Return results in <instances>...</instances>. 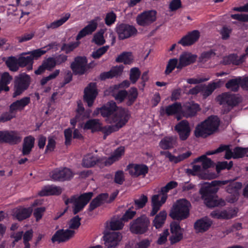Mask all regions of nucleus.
Returning a JSON list of instances; mask_svg holds the SVG:
<instances>
[{
  "instance_id": "f257e3e1",
  "label": "nucleus",
  "mask_w": 248,
  "mask_h": 248,
  "mask_svg": "<svg viewBox=\"0 0 248 248\" xmlns=\"http://www.w3.org/2000/svg\"><path fill=\"white\" fill-rule=\"evenodd\" d=\"M99 113L107 118L108 123L114 124L119 128L123 127L130 118V113L127 109L117 107L115 102L112 101L108 102L102 108H97L94 112L96 114Z\"/></svg>"
},
{
  "instance_id": "f03ea898",
  "label": "nucleus",
  "mask_w": 248,
  "mask_h": 248,
  "mask_svg": "<svg viewBox=\"0 0 248 248\" xmlns=\"http://www.w3.org/2000/svg\"><path fill=\"white\" fill-rule=\"evenodd\" d=\"M177 183L174 181L168 183L166 186L161 188L158 194L154 195L152 198V210L150 213L151 216H154L160 209L161 205L164 203L167 198V193L169 190L175 187Z\"/></svg>"
},
{
  "instance_id": "7ed1b4c3",
  "label": "nucleus",
  "mask_w": 248,
  "mask_h": 248,
  "mask_svg": "<svg viewBox=\"0 0 248 248\" xmlns=\"http://www.w3.org/2000/svg\"><path fill=\"white\" fill-rule=\"evenodd\" d=\"M219 124V120L217 116L209 117L201 124L197 125L195 130V135L197 137H206L215 132Z\"/></svg>"
},
{
  "instance_id": "20e7f679",
  "label": "nucleus",
  "mask_w": 248,
  "mask_h": 248,
  "mask_svg": "<svg viewBox=\"0 0 248 248\" xmlns=\"http://www.w3.org/2000/svg\"><path fill=\"white\" fill-rule=\"evenodd\" d=\"M190 203L185 199L177 200L173 205L170 216L174 219L181 220L187 218L189 214Z\"/></svg>"
},
{
  "instance_id": "39448f33",
  "label": "nucleus",
  "mask_w": 248,
  "mask_h": 248,
  "mask_svg": "<svg viewBox=\"0 0 248 248\" xmlns=\"http://www.w3.org/2000/svg\"><path fill=\"white\" fill-rule=\"evenodd\" d=\"M218 188H213L212 186L205 187L202 190V199L204 203L209 207H214L216 206H223L225 205V202L224 200L219 198L215 194L211 193H216Z\"/></svg>"
},
{
  "instance_id": "423d86ee",
  "label": "nucleus",
  "mask_w": 248,
  "mask_h": 248,
  "mask_svg": "<svg viewBox=\"0 0 248 248\" xmlns=\"http://www.w3.org/2000/svg\"><path fill=\"white\" fill-rule=\"evenodd\" d=\"M93 196V192H87L81 195L78 197L73 196L65 201L67 205L69 203L73 204V212L74 215L81 211L85 206L89 202Z\"/></svg>"
},
{
  "instance_id": "0eeeda50",
  "label": "nucleus",
  "mask_w": 248,
  "mask_h": 248,
  "mask_svg": "<svg viewBox=\"0 0 248 248\" xmlns=\"http://www.w3.org/2000/svg\"><path fill=\"white\" fill-rule=\"evenodd\" d=\"M149 224V218L145 216H141L130 223V230L134 233L142 234L147 231Z\"/></svg>"
},
{
  "instance_id": "6e6552de",
  "label": "nucleus",
  "mask_w": 248,
  "mask_h": 248,
  "mask_svg": "<svg viewBox=\"0 0 248 248\" xmlns=\"http://www.w3.org/2000/svg\"><path fill=\"white\" fill-rule=\"evenodd\" d=\"M30 84V77L24 73L21 74L15 78L13 97L20 95L27 89Z\"/></svg>"
},
{
  "instance_id": "1a4fd4ad",
  "label": "nucleus",
  "mask_w": 248,
  "mask_h": 248,
  "mask_svg": "<svg viewBox=\"0 0 248 248\" xmlns=\"http://www.w3.org/2000/svg\"><path fill=\"white\" fill-rule=\"evenodd\" d=\"M50 175L54 181L63 182L72 179L74 173L67 168H57L50 172Z\"/></svg>"
},
{
  "instance_id": "9d476101",
  "label": "nucleus",
  "mask_w": 248,
  "mask_h": 248,
  "mask_svg": "<svg viewBox=\"0 0 248 248\" xmlns=\"http://www.w3.org/2000/svg\"><path fill=\"white\" fill-rule=\"evenodd\" d=\"M156 12L155 10H149L138 15L136 21L138 25L141 26H147L156 20Z\"/></svg>"
},
{
  "instance_id": "9b49d317",
  "label": "nucleus",
  "mask_w": 248,
  "mask_h": 248,
  "mask_svg": "<svg viewBox=\"0 0 248 248\" xmlns=\"http://www.w3.org/2000/svg\"><path fill=\"white\" fill-rule=\"evenodd\" d=\"M70 67L76 75H83L88 70L87 60L85 57H77L71 64Z\"/></svg>"
},
{
  "instance_id": "f8f14e48",
  "label": "nucleus",
  "mask_w": 248,
  "mask_h": 248,
  "mask_svg": "<svg viewBox=\"0 0 248 248\" xmlns=\"http://www.w3.org/2000/svg\"><path fill=\"white\" fill-rule=\"evenodd\" d=\"M21 137L19 133L16 131H0V142H6L15 144L20 142Z\"/></svg>"
},
{
  "instance_id": "ddd939ff",
  "label": "nucleus",
  "mask_w": 248,
  "mask_h": 248,
  "mask_svg": "<svg viewBox=\"0 0 248 248\" xmlns=\"http://www.w3.org/2000/svg\"><path fill=\"white\" fill-rule=\"evenodd\" d=\"M118 37L120 40H124L137 34V30L133 26L121 24L116 28Z\"/></svg>"
},
{
  "instance_id": "4468645a",
  "label": "nucleus",
  "mask_w": 248,
  "mask_h": 248,
  "mask_svg": "<svg viewBox=\"0 0 248 248\" xmlns=\"http://www.w3.org/2000/svg\"><path fill=\"white\" fill-rule=\"evenodd\" d=\"M122 238V234L119 232H113L105 234L104 236L105 248H115L121 241Z\"/></svg>"
},
{
  "instance_id": "2eb2a0df",
  "label": "nucleus",
  "mask_w": 248,
  "mask_h": 248,
  "mask_svg": "<svg viewBox=\"0 0 248 248\" xmlns=\"http://www.w3.org/2000/svg\"><path fill=\"white\" fill-rule=\"evenodd\" d=\"M97 95L95 83H90L84 89V99L89 107L93 105V101Z\"/></svg>"
},
{
  "instance_id": "dca6fc26",
  "label": "nucleus",
  "mask_w": 248,
  "mask_h": 248,
  "mask_svg": "<svg viewBox=\"0 0 248 248\" xmlns=\"http://www.w3.org/2000/svg\"><path fill=\"white\" fill-rule=\"evenodd\" d=\"M177 132L179 138L182 140H186L190 135L191 129L188 122L186 120H183L177 124L174 127Z\"/></svg>"
},
{
  "instance_id": "f3484780",
  "label": "nucleus",
  "mask_w": 248,
  "mask_h": 248,
  "mask_svg": "<svg viewBox=\"0 0 248 248\" xmlns=\"http://www.w3.org/2000/svg\"><path fill=\"white\" fill-rule=\"evenodd\" d=\"M127 170L130 175L137 177L140 175L144 176L148 173V167L143 164H132L127 167Z\"/></svg>"
},
{
  "instance_id": "a211bd4d",
  "label": "nucleus",
  "mask_w": 248,
  "mask_h": 248,
  "mask_svg": "<svg viewBox=\"0 0 248 248\" xmlns=\"http://www.w3.org/2000/svg\"><path fill=\"white\" fill-rule=\"evenodd\" d=\"M170 240L171 244L176 243L183 239V230L179 223L173 222L170 224Z\"/></svg>"
},
{
  "instance_id": "6ab92c4d",
  "label": "nucleus",
  "mask_w": 248,
  "mask_h": 248,
  "mask_svg": "<svg viewBox=\"0 0 248 248\" xmlns=\"http://www.w3.org/2000/svg\"><path fill=\"white\" fill-rule=\"evenodd\" d=\"M74 234L75 231L71 230H60L56 232L52 236L51 240L53 243L65 242L72 237Z\"/></svg>"
},
{
  "instance_id": "aec40b11",
  "label": "nucleus",
  "mask_w": 248,
  "mask_h": 248,
  "mask_svg": "<svg viewBox=\"0 0 248 248\" xmlns=\"http://www.w3.org/2000/svg\"><path fill=\"white\" fill-rule=\"evenodd\" d=\"M104 157L99 158L97 155L92 154H89L85 155L82 162L83 167L89 168L93 167L97 164H104Z\"/></svg>"
},
{
  "instance_id": "412c9836",
  "label": "nucleus",
  "mask_w": 248,
  "mask_h": 248,
  "mask_svg": "<svg viewBox=\"0 0 248 248\" xmlns=\"http://www.w3.org/2000/svg\"><path fill=\"white\" fill-rule=\"evenodd\" d=\"M200 36V32L198 30H194L183 37L178 43L183 46H190L199 39Z\"/></svg>"
},
{
  "instance_id": "4be33fe9",
  "label": "nucleus",
  "mask_w": 248,
  "mask_h": 248,
  "mask_svg": "<svg viewBox=\"0 0 248 248\" xmlns=\"http://www.w3.org/2000/svg\"><path fill=\"white\" fill-rule=\"evenodd\" d=\"M197 56L188 52L182 54L179 57V62L177 66V69L183 67L193 63L196 60Z\"/></svg>"
},
{
  "instance_id": "5701e85b",
  "label": "nucleus",
  "mask_w": 248,
  "mask_h": 248,
  "mask_svg": "<svg viewBox=\"0 0 248 248\" xmlns=\"http://www.w3.org/2000/svg\"><path fill=\"white\" fill-rule=\"evenodd\" d=\"M32 212V208L31 207L25 208L20 206L14 209L13 210L14 216L19 221L29 217Z\"/></svg>"
},
{
  "instance_id": "b1692460",
  "label": "nucleus",
  "mask_w": 248,
  "mask_h": 248,
  "mask_svg": "<svg viewBox=\"0 0 248 248\" xmlns=\"http://www.w3.org/2000/svg\"><path fill=\"white\" fill-rule=\"evenodd\" d=\"M221 100L220 103L228 105V108L226 112L230 110L231 108L238 104L239 102V98L234 95L227 93L223 94L221 96Z\"/></svg>"
},
{
  "instance_id": "393cba45",
  "label": "nucleus",
  "mask_w": 248,
  "mask_h": 248,
  "mask_svg": "<svg viewBox=\"0 0 248 248\" xmlns=\"http://www.w3.org/2000/svg\"><path fill=\"white\" fill-rule=\"evenodd\" d=\"M56 66L54 57H49L43 60L42 64L35 71L36 75H40L46 70L51 71Z\"/></svg>"
},
{
  "instance_id": "a878e982",
  "label": "nucleus",
  "mask_w": 248,
  "mask_h": 248,
  "mask_svg": "<svg viewBox=\"0 0 248 248\" xmlns=\"http://www.w3.org/2000/svg\"><path fill=\"white\" fill-rule=\"evenodd\" d=\"M124 146H120L117 148L110 157L107 159L104 158V165L109 166L115 161L119 160L124 155Z\"/></svg>"
},
{
  "instance_id": "bb28decb",
  "label": "nucleus",
  "mask_w": 248,
  "mask_h": 248,
  "mask_svg": "<svg viewBox=\"0 0 248 248\" xmlns=\"http://www.w3.org/2000/svg\"><path fill=\"white\" fill-rule=\"evenodd\" d=\"M62 192V189L60 186L48 185L44 186L40 190L38 194L41 196L49 195H59Z\"/></svg>"
},
{
  "instance_id": "cd10ccee",
  "label": "nucleus",
  "mask_w": 248,
  "mask_h": 248,
  "mask_svg": "<svg viewBox=\"0 0 248 248\" xmlns=\"http://www.w3.org/2000/svg\"><path fill=\"white\" fill-rule=\"evenodd\" d=\"M199 110V106L197 104L188 102L184 105L182 111L184 116L189 117L196 115Z\"/></svg>"
},
{
  "instance_id": "c85d7f7f",
  "label": "nucleus",
  "mask_w": 248,
  "mask_h": 248,
  "mask_svg": "<svg viewBox=\"0 0 248 248\" xmlns=\"http://www.w3.org/2000/svg\"><path fill=\"white\" fill-rule=\"evenodd\" d=\"M123 65L115 66L112 68L110 71L101 73L100 75V79L105 80L120 75L123 72Z\"/></svg>"
},
{
  "instance_id": "c756f323",
  "label": "nucleus",
  "mask_w": 248,
  "mask_h": 248,
  "mask_svg": "<svg viewBox=\"0 0 248 248\" xmlns=\"http://www.w3.org/2000/svg\"><path fill=\"white\" fill-rule=\"evenodd\" d=\"M97 27V22L94 20H92L87 26L79 32L76 37L77 40H79L86 35L91 34L96 29Z\"/></svg>"
},
{
  "instance_id": "7c9ffc66",
  "label": "nucleus",
  "mask_w": 248,
  "mask_h": 248,
  "mask_svg": "<svg viewBox=\"0 0 248 248\" xmlns=\"http://www.w3.org/2000/svg\"><path fill=\"white\" fill-rule=\"evenodd\" d=\"M212 222L209 219L206 218H202L194 223V228L197 232H204L209 228Z\"/></svg>"
},
{
  "instance_id": "2f4dec72",
  "label": "nucleus",
  "mask_w": 248,
  "mask_h": 248,
  "mask_svg": "<svg viewBox=\"0 0 248 248\" xmlns=\"http://www.w3.org/2000/svg\"><path fill=\"white\" fill-rule=\"evenodd\" d=\"M35 139L31 136L24 138L23 143L22 153L23 155H27L30 154L34 146Z\"/></svg>"
},
{
  "instance_id": "473e14b6",
  "label": "nucleus",
  "mask_w": 248,
  "mask_h": 248,
  "mask_svg": "<svg viewBox=\"0 0 248 248\" xmlns=\"http://www.w3.org/2000/svg\"><path fill=\"white\" fill-rule=\"evenodd\" d=\"M220 82H213L208 85H201V93L204 98L209 96L217 88L219 87Z\"/></svg>"
},
{
  "instance_id": "72a5a7b5",
  "label": "nucleus",
  "mask_w": 248,
  "mask_h": 248,
  "mask_svg": "<svg viewBox=\"0 0 248 248\" xmlns=\"http://www.w3.org/2000/svg\"><path fill=\"white\" fill-rule=\"evenodd\" d=\"M30 98L29 97H25L19 100H17L13 102L10 105L11 110L14 111L22 110L25 106L28 105L30 102Z\"/></svg>"
},
{
  "instance_id": "f704fd0d",
  "label": "nucleus",
  "mask_w": 248,
  "mask_h": 248,
  "mask_svg": "<svg viewBox=\"0 0 248 248\" xmlns=\"http://www.w3.org/2000/svg\"><path fill=\"white\" fill-rule=\"evenodd\" d=\"M55 46V44H51L48 45L47 46H46L43 48L37 49L31 51H30L28 52L23 53L22 55H27L29 54L31 56H32V60L34 59H37L42 55L45 54L48 50H50L53 46Z\"/></svg>"
},
{
  "instance_id": "c9c22d12",
  "label": "nucleus",
  "mask_w": 248,
  "mask_h": 248,
  "mask_svg": "<svg viewBox=\"0 0 248 248\" xmlns=\"http://www.w3.org/2000/svg\"><path fill=\"white\" fill-rule=\"evenodd\" d=\"M107 197V193H102L99 195L95 198L93 199L89 206V210L92 211L101 204L106 203V198Z\"/></svg>"
},
{
  "instance_id": "e433bc0d",
  "label": "nucleus",
  "mask_w": 248,
  "mask_h": 248,
  "mask_svg": "<svg viewBox=\"0 0 248 248\" xmlns=\"http://www.w3.org/2000/svg\"><path fill=\"white\" fill-rule=\"evenodd\" d=\"M176 137H166L161 140L159 144L162 149L167 150L173 148L176 144Z\"/></svg>"
},
{
  "instance_id": "4c0bfd02",
  "label": "nucleus",
  "mask_w": 248,
  "mask_h": 248,
  "mask_svg": "<svg viewBox=\"0 0 248 248\" xmlns=\"http://www.w3.org/2000/svg\"><path fill=\"white\" fill-rule=\"evenodd\" d=\"M102 124L98 119H94L88 120L84 126V129H90L92 132L101 130Z\"/></svg>"
},
{
  "instance_id": "58836bf2",
  "label": "nucleus",
  "mask_w": 248,
  "mask_h": 248,
  "mask_svg": "<svg viewBox=\"0 0 248 248\" xmlns=\"http://www.w3.org/2000/svg\"><path fill=\"white\" fill-rule=\"evenodd\" d=\"M12 79V77L8 72H4L1 75L0 80V92L3 90L5 91L9 90V88L7 85L11 82Z\"/></svg>"
},
{
  "instance_id": "ea45409f",
  "label": "nucleus",
  "mask_w": 248,
  "mask_h": 248,
  "mask_svg": "<svg viewBox=\"0 0 248 248\" xmlns=\"http://www.w3.org/2000/svg\"><path fill=\"white\" fill-rule=\"evenodd\" d=\"M133 61V56L131 52H123L118 56L116 62H123L125 64H129Z\"/></svg>"
},
{
  "instance_id": "a19ab883",
  "label": "nucleus",
  "mask_w": 248,
  "mask_h": 248,
  "mask_svg": "<svg viewBox=\"0 0 248 248\" xmlns=\"http://www.w3.org/2000/svg\"><path fill=\"white\" fill-rule=\"evenodd\" d=\"M182 110V108L181 104L175 103L167 106L165 109V112L167 115L170 116L177 114L181 112Z\"/></svg>"
},
{
  "instance_id": "79ce46f5",
  "label": "nucleus",
  "mask_w": 248,
  "mask_h": 248,
  "mask_svg": "<svg viewBox=\"0 0 248 248\" xmlns=\"http://www.w3.org/2000/svg\"><path fill=\"white\" fill-rule=\"evenodd\" d=\"M241 80L242 77H240L230 79L226 83V87L232 91L236 92L240 86Z\"/></svg>"
},
{
  "instance_id": "37998d69",
  "label": "nucleus",
  "mask_w": 248,
  "mask_h": 248,
  "mask_svg": "<svg viewBox=\"0 0 248 248\" xmlns=\"http://www.w3.org/2000/svg\"><path fill=\"white\" fill-rule=\"evenodd\" d=\"M70 17V14L69 13H66L60 19L54 21L50 24L47 25L46 28L47 29H56L64 24L69 18Z\"/></svg>"
},
{
  "instance_id": "c03bdc74",
  "label": "nucleus",
  "mask_w": 248,
  "mask_h": 248,
  "mask_svg": "<svg viewBox=\"0 0 248 248\" xmlns=\"http://www.w3.org/2000/svg\"><path fill=\"white\" fill-rule=\"evenodd\" d=\"M167 216V213L164 211H161L155 217L153 223L154 226L156 228H160L164 223Z\"/></svg>"
},
{
  "instance_id": "a18cd8bd",
  "label": "nucleus",
  "mask_w": 248,
  "mask_h": 248,
  "mask_svg": "<svg viewBox=\"0 0 248 248\" xmlns=\"http://www.w3.org/2000/svg\"><path fill=\"white\" fill-rule=\"evenodd\" d=\"M195 162H201L204 170L210 168L213 165V161L211 159L207 157L206 155H202L194 160Z\"/></svg>"
},
{
  "instance_id": "49530a36",
  "label": "nucleus",
  "mask_w": 248,
  "mask_h": 248,
  "mask_svg": "<svg viewBox=\"0 0 248 248\" xmlns=\"http://www.w3.org/2000/svg\"><path fill=\"white\" fill-rule=\"evenodd\" d=\"M6 64L12 71H17L18 69V59L14 56L8 58L6 61Z\"/></svg>"
},
{
  "instance_id": "de8ad7c7",
  "label": "nucleus",
  "mask_w": 248,
  "mask_h": 248,
  "mask_svg": "<svg viewBox=\"0 0 248 248\" xmlns=\"http://www.w3.org/2000/svg\"><path fill=\"white\" fill-rule=\"evenodd\" d=\"M245 57V55L238 56L234 54H231L227 58L228 61L226 63H232L235 65H239L244 62Z\"/></svg>"
},
{
  "instance_id": "09e8293b",
  "label": "nucleus",
  "mask_w": 248,
  "mask_h": 248,
  "mask_svg": "<svg viewBox=\"0 0 248 248\" xmlns=\"http://www.w3.org/2000/svg\"><path fill=\"white\" fill-rule=\"evenodd\" d=\"M138 94V91L136 88H132L128 92H127L126 96V98L127 99V105L128 106L131 105L135 101Z\"/></svg>"
},
{
  "instance_id": "8fccbe9b",
  "label": "nucleus",
  "mask_w": 248,
  "mask_h": 248,
  "mask_svg": "<svg viewBox=\"0 0 248 248\" xmlns=\"http://www.w3.org/2000/svg\"><path fill=\"white\" fill-rule=\"evenodd\" d=\"M210 215L212 217L218 219H230L232 217V216L225 210L222 211H214L211 213Z\"/></svg>"
},
{
  "instance_id": "3c124183",
  "label": "nucleus",
  "mask_w": 248,
  "mask_h": 248,
  "mask_svg": "<svg viewBox=\"0 0 248 248\" xmlns=\"http://www.w3.org/2000/svg\"><path fill=\"white\" fill-rule=\"evenodd\" d=\"M23 55L21 56L18 58V65L20 67H24L27 65H31L33 62L32 56H23Z\"/></svg>"
},
{
  "instance_id": "603ef678",
  "label": "nucleus",
  "mask_w": 248,
  "mask_h": 248,
  "mask_svg": "<svg viewBox=\"0 0 248 248\" xmlns=\"http://www.w3.org/2000/svg\"><path fill=\"white\" fill-rule=\"evenodd\" d=\"M242 185L240 182H234L226 187L227 191L231 194L238 193V190L242 187Z\"/></svg>"
},
{
  "instance_id": "864d4df0",
  "label": "nucleus",
  "mask_w": 248,
  "mask_h": 248,
  "mask_svg": "<svg viewBox=\"0 0 248 248\" xmlns=\"http://www.w3.org/2000/svg\"><path fill=\"white\" fill-rule=\"evenodd\" d=\"M140 72L137 67H134L130 71V79L132 83L134 84L140 78Z\"/></svg>"
},
{
  "instance_id": "5fc2aeb1",
  "label": "nucleus",
  "mask_w": 248,
  "mask_h": 248,
  "mask_svg": "<svg viewBox=\"0 0 248 248\" xmlns=\"http://www.w3.org/2000/svg\"><path fill=\"white\" fill-rule=\"evenodd\" d=\"M81 218L78 216L72 217L68 222L69 228L71 229H77L80 225Z\"/></svg>"
},
{
  "instance_id": "6e6d98bb",
  "label": "nucleus",
  "mask_w": 248,
  "mask_h": 248,
  "mask_svg": "<svg viewBox=\"0 0 248 248\" xmlns=\"http://www.w3.org/2000/svg\"><path fill=\"white\" fill-rule=\"evenodd\" d=\"M120 128L114 124V125H109L108 127H105L103 128L101 127V130L100 131H102L104 133V139H105L107 136L113 132L118 130Z\"/></svg>"
},
{
  "instance_id": "4d7b16f0",
  "label": "nucleus",
  "mask_w": 248,
  "mask_h": 248,
  "mask_svg": "<svg viewBox=\"0 0 248 248\" xmlns=\"http://www.w3.org/2000/svg\"><path fill=\"white\" fill-rule=\"evenodd\" d=\"M103 34L104 31L102 30L95 33L93 39V42H94L98 45H103L105 43Z\"/></svg>"
},
{
  "instance_id": "13d9d810",
  "label": "nucleus",
  "mask_w": 248,
  "mask_h": 248,
  "mask_svg": "<svg viewBox=\"0 0 248 248\" xmlns=\"http://www.w3.org/2000/svg\"><path fill=\"white\" fill-rule=\"evenodd\" d=\"M178 64V63L177 59H170L167 65L165 73L167 75L170 74L175 67L177 68Z\"/></svg>"
},
{
  "instance_id": "bf43d9fd",
  "label": "nucleus",
  "mask_w": 248,
  "mask_h": 248,
  "mask_svg": "<svg viewBox=\"0 0 248 248\" xmlns=\"http://www.w3.org/2000/svg\"><path fill=\"white\" fill-rule=\"evenodd\" d=\"M232 166V162L230 161L228 163L227 161L219 162L216 165V170L218 173L221 170L227 169H230Z\"/></svg>"
},
{
  "instance_id": "052dcab7",
  "label": "nucleus",
  "mask_w": 248,
  "mask_h": 248,
  "mask_svg": "<svg viewBox=\"0 0 248 248\" xmlns=\"http://www.w3.org/2000/svg\"><path fill=\"white\" fill-rule=\"evenodd\" d=\"M78 46V43L75 42L69 43L68 44H64L61 47V50L64 51L68 54L73 51L75 48Z\"/></svg>"
},
{
  "instance_id": "680f3d73",
  "label": "nucleus",
  "mask_w": 248,
  "mask_h": 248,
  "mask_svg": "<svg viewBox=\"0 0 248 248\" xmlns=\"http://www.w3.org/2000/svg\"><path fill=\"white\" fill-rule=\"evenodd\" d=\"M108 46H102L97 50L93 51L92 56L94 59H98L108 51Z\"/></svg>"
},
{
  "instance_id": "e2e57ef3",
  "label": "nucleus",
  "mask_w": 248,
  "mask_h": 248,
  "mask_svg": "<svg viewBox=\"0 0 248 248\" xmlns=\"http://www.w3.org/2000/svg\"><path fill=\"white\" fill-rule=\"evenodd\" d=\"M148 201L147 197L144 195H141L138 199L134 200L136 206L138 208L143 207Z\"/></svg>"
},
{
  "instance_id": "0e129e2a",
  "label": "nucleus",
  "mask_w": 248,
  "mask_h": 248,
  "mask_svg": "<svg viewBox=\"0 0 248 248\" xmlns=\"http://www.w3.org/2000/svg\"><path fill=\"white\" fill-rule=\"evenodd\" d=\"M247 150L241 147H236L233 149V158H240L247 155Z\"/></svg>"
},
{
  "instance_id": "69168bd1",
  "label": "nucleus",
  "mask_w": 248,
  "mask_h": 248,
  "mask_svg": "<svg viewBox=\"0 0 248 248\" xmlns=\"http://www.w3.org/2000/svg\"><path fill=\"white\" fill-rule=\"evenodd\" d=\"M123 220L120 219L114 220L111 221L110 223V227L112 230H121L124 226Z\"/></svg>"
},
{
  "instance_id": "338daca9",
  "label": "nucleus",
  "mask_w": 248,
  "mask_h": 248,
  "mask_svg": "<svg viewBox=\"0 0 248 248\" xmlns=\"http://www.w3.org/2000/svg\"><path fill=\"white\" fill-rule=\"evenodd\" d=\"M204 170L202 165H195L193 166L192 169H188L187 172L188 174L195 175L201 174Z\"/></svg>"
},
{
  "instance_id": "774afa93",
  "label": "nucleus",
  "mask_w": 248,
  "mask_h": 248,
  "mask_svg": "<svg viewBox=\"0 0 248 248\" xmlns=\"http://www.w3.org/2000/svg\"><path fill=\"white\" fill-rule=\"evenodd\" d=\"M60 73V70H56L48 76L45 77L41 80V84L42 85L46 84L48 81L56 78Z\"/></svg>"
}]
</instances>
